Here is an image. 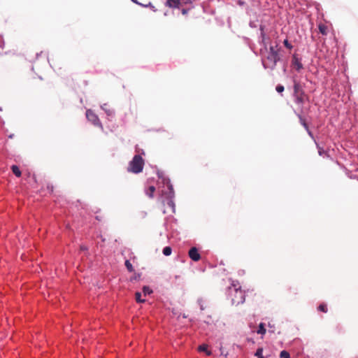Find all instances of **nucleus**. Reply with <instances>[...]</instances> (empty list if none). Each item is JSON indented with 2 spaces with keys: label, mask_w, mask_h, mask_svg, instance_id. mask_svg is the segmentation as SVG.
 I'll return each mask as SVG.
<instances>
[{
  "label": "nucleus",
  "mask_w": 358,
  "mask_h": 358,
  "mask_svg": "<svg viewBox=\"0 0 358 358\" xmlns=\"http://www.w3.org/2000/svg\"><path fill=\"white\" fill-rule=\"evenodd\" d=\"M229 295L231 298L234 304L243 303L245 301L244 292L241 289L238 282H233L231 286L229 287Z\"/></svg>",
  "instance_id": "f257e3e1"
},
{
  "label": "nucleus",
  "mask_w": 358,
  "mask_h": 358,
  "mask_svg": "<svg viewBox=\"0 0 358 358\" xmlns=\"http://www.w3.org/2000/svg\"><path fill=\"white\" fill-rule=\"evenodd\" d=\"M144 166V160L139 155H136L129 162L127 171L133 173L142 172Z\"/></svg>",
  "instance_id": "f03ea898"
},
{
  "label": "nucleus",
  "mask_w": 358,
  "mask_h": 358,
  "mask_svg": "<svg viewBox=\"0 0 358 358\" xmlns=\"http://www.w3.org/2000/svg\"><path fill=\"white\" fill-rule=\"evenodd\" d=\"M280 56L279 54H268L266 59L263 62V65L266 69H274L277 62L280 61Z\"/></svg>",
  "instance_id": "7ed1b4c3"
},
{
  "label": "nucleus",
  "mask_w": 358,
  "mask_h": 358,
  "mask_svg": "<svg viewBox=\"0 0 358 358\" xmlns=\"http://www.w3.org/2000/svg\"><path fill=\"white\" fill-rule=\"evenodd\" d=\"M86 117L87 120L91 122L94 126L99 127L101 130L103 129V127L99 118L92 110L89 109L86 111Z\"/></svg>",
  "instance_id": "20e7f679"
},
{
  "label": "nucleus",
  "mask_w": 358,
  "mask_h": 358,
  "mask_svg": "<svg viewBox=\"0 0 358 358\" xmlns=\"http://www.w3.org/2000/svg\"><path fill=\"white\" fill-rule=\"evenodd\" d=\"M189 257L195 262L199 261L201 259L200 254L199 253V251L197 248L193 247L189 250Z\"/></svg>",
  "instance_id": "39448f33"
},
{
  "label": "nucleus",
  "mask_w": 358,
  "mask_h": 358,
  "mask_svg": "<svg viewBox=\"0 0 358 358\" xmlns=\"http://www.w3.org/2000/svg\"><path fill=\"white\" fill-rule=\"evenodd\" d=\"M295 97V103L298 105L302 106L305 101V94L303 92H301L300 94H297L296 95H294Z\"/></svg>",
  "instance_id": "423d86ee"
},
{
  "label": "nucleus",
  "mask_w": 358,
  "mask_h": 358,
  "mask_svg": "<svg viewBox=\"0 0 358 358\" xmlns=\"http://www.w3.org/2000/svg\"><path fill=\"white\" fill-rule=\"evenodd\" d=\"M292 64L298 71L303 69L301 62L295 55L293 57Z\"/></svg>",
  "instance_id": "0eeeda50"
},
{
  "label": "nucleus",
  "mask_w": 358,
  "mask_h": 358,
  "mask_svg": "<svg viewBox=\"0 0 358 358\" xmlns=\"http://www.w3.org/2000/svg\"><path fill=\"white\" fill-rule=\"evenodd\" d=\"M180 5V0H166V6L171 8H177Z\"/></svg>",
  "instance_id": "6e6552de"
},
{
  "label": "nucleus",
  "mask_w": 358,
  "mask_h": 358,
  "mask_svg": "<svg viewBox=\"0 0 358 358\" xmlns=\"http://www.w3.org/2000/svg\"><path fill=\"white\" fill-rule=\"evenodd\" d=\"M318 29H319L320 32L322 35H327V34H328V27H327V26H326L324 24H320L318 25Z\"/></svg>",
  "instance_id": "1a4fd4ad"
},
{
  "label": "nucleus",
  "mask_w": 358,
  "mask_h": 358,
  "mask_svg": "<svg viewBox=\"0 0 358 358\" xmlns=\"http://www.w3.org/2000/svg\"><path fill=\"white\" fill-rule=\"evenodd\" d=\"M198 350L200 352H206V354L207 355H208V356H210L211 355V352L208 350V345H207L203 344V345H199V348H198Z\"/></svg>",
  "instance_id": "9d476101"
},
{
  "label": "nucleus",
  "mask_w": 358,
  "mask_h": 358,
  "mask_svg": "<svg viewBox=\"0 0 358 358\" xmlns=\"http://www.w3.org/2000/svg\"><path fill=\"white\" fill-rule=\"evenodd\" d=\"M297 116L299 119V122L301 124V125H303V127L305 128V129L306 131H308L309 127H308V124H306V120L304 119V117L301 114H297Z\"/></svg>",
  "instance_id": "9b49d317"
},
{
  "label": "nucleus",
  "mask_w": 358,
  "mask_h": 358,
  "mask_svg": "<svg viewBox=\"0 0 358 358\" xmlns=\"http://www.w3.org/2000/svg\"><path fill=\"white\" fill-rule=\"evenodd\" d=\"M297 116L299 119V122L301 124V125H303V127L305 128V129L306 131H308L309 127H308V124H306V120L304 119V117L301 114H297Z\"/></svg>",
  "instance_id": "f8f14e48"
},
{
  "label": "nucleus",
  "mask_w": 358,
  "mask_h": 358,
  "mask_svg": "<svg viewBox=\"0 0 358 358\" xmlns=\"http://www.w3.org/2000/svg\"><path fill=\"white\" fill-rule=\"evenodd\" d=\"M301 92H303L301 87L299 83L294 82V95H296L297 94H300Z\"/></svg>",
  "instance_id": "ddd939ff"
},
{
  "label": "nucleus",
  "mask_w": 358,
  "mask_h": 358,
  "mask_svg": "<svg viewBox=\"0 0 358 358\" xmlns=\"http://www.w3.org/2000/svg\"><path fill=\"white\" fill-rule=\"evenodd\" d=\"M141 274L140 273H134L131 274V275L129 277V280L131 282H137L138 280H140L141 279Z\"/></svg>",
  "instance_id": "4468645a"
},
{
  "label": "nucleus",
  "mask_w": 358,
  "mask_h": 358,
  "mask_svg": "<svg viewBox=\"0 0 358 358\" xmlns=\"http://www.w3.org/2000/svg\"><path fill=\"white\" fill-rule=\"evenodd\" d=\"M11 170L17 177H20L21 176V171L17 165H13L11 166Z\"/></svg>",
  "instance_id": "2eb2a0df"
},
{
  "label": "nucleus",
  "mask_w": 358,
  "mask_h": 358,
  "mask_svg": "<svg viewBox=\"0 0 358 358\" xmlns=\"http://www.w3.org/2000/svg\"><path fill=\"white\" fill-rule=\"evenodd\" d=\"M280 48L276 45L275 46H270L268 54H279Z\"/></svg>",
  "instance_id": "dca6fc26"
},
{
  "label": "nucleus",
  "mask_w": 358,
  "mask_h": 358,
  "mask_svg": "<svg viewBox=\"0 0 358 358\" xmlns=\"http://www.w3.org/2000/svg\"><path fill=\"white\" fill-rule=\"evenodd\" d=\"M155 192V187L154 186H150L145 193L150 198H153V194Z\"/></svg>",
  "instance_id": "f3484780"
},
{
  "label": "nucleus",
  "mask_w": 358,
  "mask_h": 358,
  "mask_svg": "<svg viewBox=\"0 0 358 358\" xmlns=\"http://www.w3.org/2000/svg\"><path fill=\"white\" fill-rule=\"evenodd\" d=\"M266 329L264 327V324L263 323H260L259 325V329L257 330V334L264 335L266 334Z\"/></svg>",
  "instance_id": "a211bd4d"
},
{
  "label": "nucleus",
  "mask_w": 358,
  "mask_h": 358,
  "mask_svg": "<svg viewBox=\"0 0 358 358\" xmlns=\"http://www.w3.org/2000/svg\"><path fill=\"white\" fill-rule=\"evenodd\" d=\"M167 205L169 206V207L171 208V210H172V212H175V204H174V202L171 199H168L167 201Z\"/></svg>",
  "instance_id": "6ab92c4d"
},
{
  "label": "nucleus",
  "mask_w": 358,
  "mask_h": 358,
  "mask_svg": "<svg viewBox=\"0 0 358 358\" xmlns=\"http://www.w3.org/2000/svg\"><path fill=\"white\" fill-rule=\"evenodd\" d=\"M171 252H172V249L171 247L169 246H166L165 247L164 249H163V254L165 255V256H169L171 254Z\"/></svg>",
  "instance_id": "aec40b11"
},
{
  "label": "nucleus",
  "mask_w": 358,
  "mask_h": 358,
  "mask_svg": "<svg viewBox=\"0 0 358 358\" xmlns=\"http://www.w3.org/2000/svg\"><path fill=\"white\" fill-rule=\"evenodd\" d=\"M135 298H136V301L138 303H143L145 301V299H141V294L140 292H136Z\"/></svg>",
  "instance_id": "412c9836"
},
{
  "label": "nucleus",
  "mask_w": 358,
  "mask_h": 358,
  "mask_svg": "<svg viewBox=\"0 0 358 358\" xmlns=\"http://www.w3.org/2000/svg\"><path fill=\"white\" fill-rule=\"evenodd\" d=\"M262 352H263V349H262V348H259L257 350V351H256V352H255V355L256 357H257L258 358H264V356H263V355H262Z\"/></svg>",
  "instance_id": "4be33fe9"
},
{
  "label": "nucleus",
  "mask_w": 358,
  "mask_h": 358,
  "mask_svg": "<svg viewBox=\"0 0 358 358\" xmlns=\"http://www.w3.org/2000/svg\"><path fill=\"white\" fill-rule=\"evenodd\" d=\"M143 292L144 295H147L151 294L152 292V290L149 287L144 286L143 288Z\"/></svg>",
  "instance_id": "5701e85b"
},
{
  "label": "nucleus",
  "mask_w": 358,
  "mask_h": 358,
  "mask_svg": "<svg viewBox=\"0 0 358 358\" xmlns=\"http://www.w3.org/2000/svg\"><path fill=\"white\" fill-rule=\"evenodd\" d=\"M280 358H290L289 352L285 350L280 352Z\"/></svg>",
  "instance_id": "b1692460"
},
{
  "label": "nucleus",
  "mask_w": 358,
  "mask_h": 358,
  "mask_svg": "<svg viewBox=\"0 0 358 358\" xmlns=\"http://www.w3.org/2000/svg\"><path fill=\"white\" fill-rule=\"evenodd\" d=\"M318 310L320 311H322V312H324V313H327V306L325 304L322 303V304H320L318 306Z\"/></svg>",
  "instance_id": "393cba45"
},
{
  "label": "nucleus",
  "mask_w": 358,
  "mask_h": 358,
  "mask_svg": "<svg viewBox=\"0 0 358 358\" xmlns=\"http://www.w3.org/2000/svg\"><path fill=\"white\" fill-rule=\"evenodd\" d=\"M283 43H284V45H285L287 48H288V49H289V50H291V49L293 48V46H292V44L288 41V40H287V39H285V40L283 41Z\"/></svg>",
  "instance_id": "a878e982"
},
{
  "label": "nucleus",
  "mask_w": 358,
  "mask_h": 358,
  "mask_svg": "<svg viewBox=\"0 0 358 358\" xmlns=\"http://www.w3.org/2000/svg\"><path fill=\"white\" fill-rule=\"evenodd\" d=\"M106 106V104H104V106H101V108H102L103 110H106V112L107 115H113V113H113V110H110V109H108V110L106 109V108H104V106Z\"/></svg>",
  "instance_id": "bb28decb"
},
{
  "label": "nucleus",
  "mask_w": 358,
  "mask_h": 358,
  "mask_svg": "<svg viewBox=\"0 0 358 358\" xmlns=\"http://www.w3.org/2000/svg\"><path fill=\"white\" fill-rule=\"evenodd\" d=\"M284 89H285L284 87L281 85H277L276 88H275L276 91L279 93L282 92L284 91Z\"/></svg>",
  "instance_id": "cd10ccee"
},
{
  "label": "nucleus",
  "mask_w": 358,
  "mask_h": 358,
  "mask_svg": "<svg viewBox=\"0 0 358 358\" xmlns=\"http://www.w3.org/2000/svg\"><path fill=\"white\" fill-rule=\"evenodd\" d=\"M124 264L127 268H132V265L130 263L129 260H126Z\"/></svg>",
  "instance_id": "c85d7f7f"
},
{
  "label": "nucleus",
  "mask_w": 358,
  "mask_h": 358,
  "mask_svg": "<svg viewBox=\"0 0 358 358\" xmlns=\"http://www.w3.org/2000/svg\"><path fill=\"white\" fill-rule=\"evenodd\" d=\"M317 148L319 149V150H318L319 155H322L324 153V150L322 148H320L319 146H317Z\"/></svg>",
  "instance_id": "c756f323"
},
{
  "label": "nucleus",
  "mask_w": 358,
  "mask_h": 358,
  "mask_svg": "<svg viewBox=\"0 0 358 358\" xmlns=\"http://www.w3.org/2000/svg\"><path fill=\"white\" fill-rule=\"evenodd\" d=\"M220 351H221V355H224L225 357L227 356L228 353L227 352L225 353V351L223 350L222 347L220 348Z\"/></svg>",
  "instance_id": "7c9ffc66"
},
{
  "label": "nucleus",
  "mask_w": 358,
  "mask_h": 358,
  "mask_svg": "<svg viewBox=\"0 0 358 358\" xmlns=\"http://www.w3.org/2000/svg\"><path fill=\"white\" fill-rule=\"evenodd\" d=\"M80 250L82 251H85L87 250V247H85V245H81L80 248Z\"/></svg>",
  "instance_id": "2f4dec72"
},
{
  "label": "nucleus",
  "mask_w": 358,
  "mask_h": 358,
  "mask_svg": "<svg viewBox=\"0 0 358 358\" xmlns=\"http://www.w3.org/2000/svg\"><path fill=\"white\" fill-rule=\"evenodd\" d=\"M307 132H308V135H309L311 138H313V134L312 131H311L310 129H308V131H307Z\"/></svg>",
  "instance_id": "473e14b6"
},
{
  "label": "nucleus",
  "mask_w": 358,
  "mask_h": 358,
  "mask_svg": "<svg viewBox=\"0 0 358 358\" xmlns=\"http://www.w3.org/2000/svg\"><path fill=\"white\" fill-rule=\"evenodd\" d=\"M48 189H49L50 192H52L53 191L52 186H51V187L48 186Z\"/></svg>",
  "instance_id": "72a5a7b5"
},
{
  "label": "nucleus",
  "mask_w": 358,
  "mask_h": 358,
  "mask_svg": "<svg viewBox=\"0 0 358 358\" xmlns=\"http://www.w3.org/2000/svg\"><path fill=\"white\" fill-rule=\"evenodd\" d=\"M185 3L190 2V0H182Z\"/></svg>",
  "instance_id": "f704fd0d"
},
{
  "label": "nucleus",
  "mask_w": 358,
  "mask_h": 358,
  "mask_svg": "<svg viewBox=\"0 0 358 358\" xmlns=\"http://www.w3.org/2000/svg\"><path fill=\"white\" fill-rule=\"evenodd\" d=\"M132 2L135 3H138V1L136 0H131Z\"/></svg>",
  "instance_id": "c9c22d12"
}]
</instances>
